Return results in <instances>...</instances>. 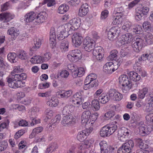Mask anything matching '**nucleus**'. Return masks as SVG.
<instances>
[{
    "instance_id": "nucleus-1",
    "label": "nucleus",
    "mask_w": 153,
    "mask_h": 153,
    "mask_svg": "<svg viewBox=\"0 0 153 153\" xmlns=\"http://www.w3.org/2000/svg\"><path fill=\"white\" fill-rule=\"evenodd\" d=\"M117 128V126L114 124L107 125L101 129L100 136L103 137L109 136L115 131Z\"/></svg>"
},
{
    "instance_id": "nucleus-2",
    "label": "nucleus",
    "mask_w": 153,
    "mask_h": 153,
    "mask_svg": "<svg viewBox=\"0 0 153 153\" xmlns=\"http://www.w3.org/2000/svg\"><path fill=\"white\" fill-rule=\"evenodd\" d=\"M134 146V143L132 140H130L124 143L118 150V153H129Z\"/></svg>"
},
{
    "instance_id": "nucleus-3",
    "label": "nucleus",
    "mask_w": 153,
    "mask_h": 153,
    "mask_svg": "<svg viewBox=\"0 0 153 153\" xmlns=\"http://www.w3.org/2000/svg\"><path fill=\"white\" fill-rule=\"evenodd\" d=\"M82 53L80 50L75 49L71 51L67 56L71 62H75L82 58Z\"/></svg>"
},
{
    "instance_id": "nucleus-4",
    "label": "nucleus",
    "mask_w": 153,
    "mask_h": 153,
    "mask_svg": "<svg viewBox=\"0 0 153 153\" xmlns=\"http://www.w3.org/2000/svg\"><path fill=\"white\" fill-rule=\"evenodd\" d=\"M7 79L8 86L10 88H16L23 87L25 85L24 82L15 80L12 78V76L11 77L7 78Z\"/></svg>"
},
{
    "instance_id": "nucleus-5",
    "label": "nucleus",
    "mask_w": 153,
    "mask_h": 153,
    "mask_svg": "<svg viewBox=\"0 0 153 153\" xmlns=\"http://www.w3.org/2000/svg\"><path fill=\"white\" fill-rule=\"evenodd\" d=\"M143 40L137 36L134 37V40L132 42V46L134 51L139 52L143 47Z\"/></svg>"
},
{
    "instance_id": "nucleus-6",
    "label": "nucleus",
    "mask_w": 153,
    "mask_h": 153,
    "mask_svg": "<svg viewBox=\"0 0 153 153\" xmlns=\"http://www.w3.org/2000/svg\"><path fill=\"white\" fill-rule=\"evenodd\" d=\"M93 129V128L90 127L88 128H86L79 131L77 136V139L80 141H83L92 132Z\"/></svg>"
},
{
    "instance_id": "nucleus-7",
    "label": "nucleus",
    "mask_w": 153,
    "mask_h": 153,
    "mask_svg": "<svg viewBox=\"0 0 153 153\" xmlns=\"http://www.w3.org/2000/svg\"><path fill=\"white\" fill-rule=\"evenodd\" d=\"M120 31L116 27H113L110 28L108 33V37L110 40L114 41L116 40L119 35Z\"/></svg>"
},
{
    "instance_id": "nucleus-8",
    "label": "nucleus",
    "mask_w": 153,
    "mask_h": 153,
    "mask_svg": "<svg viewBox=\"0 0 153 153\" xmlns=\"http://www.w3.org/2000/svg\"><path fill=\"white\" fill-rule=\"evenodd\" d=\"M84 48L85 51L90 52L92 50L95 45L94 41L89 37H86L84 40Z\"/></svg>"
},
{
    "instance_id": "nucleus-9",
    "label": "nucleus",
    "mask_w": 153,
    "mask_h": 153,
    "mask_svg": "<svg viewBox=\"0 0 153 153\" xmlns=\"http://www.w3.org/2000/svg\"><path fill=\"white\" fill-rule=\"evenodd\" d=\"M70 101L72 104L78 105L77 107H78L80 103L82 102L81 93H76L71 97Z\"/></svg>"
},
{
    "instance_id": "nucleus-10",
    "label": "nucleus",
    "mask_w": 153,
    "mask_h": 153,
    "mask_svg": "<svg viewBox=\"0 0 153 153\" xmlns=\"http://www.w3.org/2000/svg\"><path fill=\"white\" fill-rule=\"evenodd\" d=\"M93 54L98 60H100L103 58L104 50L101 46L97 47L94 49Z\"/></svg>"
},
{
    "instance_id": "nucleus-11",
    "label": "nucleus",
    "mask_w": 153,
    "mask_h": 153,
    "mask_svg": "<svg viewBox=\"0 0 153 153\" xmlns=\"http://www.w3.org/2000/svg\"><path fill=\"white\" fill-rule=\"evenodd\" d=\"M72 39L73 43L76 47L80 45L83 41L81 35L78 33H74L72 36Z\"/></svg>"
},
{
    "instance_id": "nucleus-12",
    "label": "nucleus",
    "mask_w": 153,
    "mask_h": 153,
    "mask_svg": "<svg viewBox=\"0 0 153 153\" xmlns=\"http://www.w3.org/2000/svg\"><path fill=\"white\" fill-rule=\"evenodd\" d=\"M47 15L45 12H42L36 15L35 22H34L35 25L39 24L44 22L47 19Z\"/></svg>"
},
{
    "instance_id": "nucleus-13",
    "label": "nucleus",
    "mask_w": 153,
    "mask_h": 153,
    "mask_svg": "<svg viewBox=\"0 0 153 153\" xmlns=\"http://www.w3.org/2000/svg\"><path fill=\"white\" fill-rule=\"evenodd\" d=\"M133 39L132 35L131 33H128L122 35L120 42L123 45L130 43Z\"/></svg>"
},
{
    "instance_id": "nucleus-14",
    "label": "nucleus",
    "mask_w": 153,
    "mask_h": 153,
    "mask_svg": "<svg viewBox=\"0 0 153 153\" xmlns=\"http://www.w3.org/2000/svg\"><path fill=\"white\" fill-rule=\"evenodd\" d=\"M109 95L111 97H114L113 99L116 101L120 100L123 98V95L114 89L109 90Z\"/></svg>"
},
{
    "instance_id": "nucleus-15",
    "label": "nucleus",
    "mask_w": 153,
    "mask_h": 153,
    "mask_svg": "<svg viewBox=\"0 0 153 153\" xmlns=\"http://www.w3.org/2000/svg\"><path fill=\"white\" fill-rule=\"evenodd\" d=\"M24 18V21L25 22H30L34 20L35 21L36 13L34 12L31 11L25 14Z\"/></svg>"
},
{
    "instance_id": "nucleus-16",
    "label": "nucleus",
    "mask_w": 153,
    "mask_h": 153,
    "mask_svg": "<svg viewBox=\"0 0 153 153\" xmlns=\"http://www.w3.org/2000/svg\"><path fill=\"white\" fill-rule=\"evenodd\" d=\"M88 11V4L85 3L83 4L79 8L78 15L81 17H83L85 16Z\"/></svg>"
},
{
    "instance_id": "nucleus-17",
    "label": "nucleus",
    "mask_w": 153,
    "mask_h": 153,
    "mask_svg": "<svg viewBox=\"0 0 153 153\" xmlns=\"http://www.w3.org/2000/svg\"><path fill=\"white\" fill-rule=\"evenodd\" d=\"M14 17V16L10 13H4L0 14V20L1 21H4L8 22L13 19Z\"/></svg>"
},
{
    "instance_id": "nucleus-18",
    "label": "nucleus",
    "mask_w": 153,
    "mask_h": 153,
    "mask_svg": "<svg viewBox=\"0 0 153 153\" xmlns=\"http://www.w3.org/2000/svg\"><path fill=\"white\" fill-rule=\"evenodd\" d=\"M74 122L72 120L71 117L64 116L62 118V124L64 126H69L71 124H74Z\"/></svg>"
},
{
    "instance_id": "nucleus-19",
    "label": "nucleus",
    "mask_w": 153,
    "mask_h": 153,
    "mask_svg": "<svg viewBox=\"0 0 153 153\" xmlns=\"http://www.w3.org/2000/svg\"><path fill=\"white\" fill-rule=\"evenodd\" d=\"M7 33L11 36L12 40H15L19 34V30L12 27L7 30Z\"/></svg>"
},
{
    "instance_id": "nucleus-20",
    "label": "nucleus",
    "mask_w": 153,
    "mask_h": 153,
    "mask_svg": "<svg viewBox=\"0 0 153 153\" xmlns=\"http://www.w3.org/2000/svg\"><path fill=\"white\" fill-rule=\"evenodd\" d=\"M59 29L60 30H63L65 33L68 35L69 34V32L72 29V25L70 23H67L59 27Z\"/></svg>"
},
{
    "instance_id": "nucleus-21",
    "label": "nucleus",
    "mask_w": 153,
    "mask_h": 153,
    "mask_svg": "<svg viewBox=\"0 0 153 153\" xmlns=\"http://www.w3.org/2000/svg\"><path fill=\"white\" fill-rule=\"evenodd\" d=\"M91 114V113L89 110L83 112L82 116L81 123L82 124L87 123L90 118Z\"/></svg>"
},
{
    "instance_id": "nucleus-22",
    "label": "nucleus",
    "mask_w": 153,
    "mask_h": 153,
    "mask_svg": "<svg viewBox=\"0 0 153 153\" xmlns=\"http://www.w3.org/2000/svg\"><path fill=\"white\" fill-rule=\"evenodd\" d=\"M70 22L72 25V29L75 30L77 29L80 27L81 20L79 18H74L71 20Z\"/></svg>"
},
{
    "instance_id": "nucleus-23",
    "label": "nucleus",
    "mask_w": 153,
    "mask_h": 153,
    "mask_svg": "<svg viewBox=\"0 0 153 153\" xmlns=\"http://www.w3.org/2000/svg\"><path fill=\"white\" fill-rule=\"evenodd\" d=\"M114 65L112 62H109L106 63L103 66V69L107 71L109 73H111L117 69L113 67Z\"/></svg>"
},
{
    "instance_id": "nucleus-24",
    "label": "nucleus",
    "mask_w": 153,
    "mask_h": 153,
    "mask_svg": "<svg viewBox=\"0 0 153 153\" xmlns=\"http://www.w3.org/2000/svg\"><path fill=\"white\" fill-rule=\"evenodd\" d=\"M58 93L61 98H67L71 96L73 92L71 90H70L66 91L65 90L60 91Z\"/></svg>"
},
{
    "instance_id": "nucleus-25",
    "label": "nucleus",
    "mask_w": 153,
    "mask_h": 153,
    "mask_svg": "<svg viewBox=\"0 0 153 153\" xmlns=\"http://www.w3.org/2000/svg\"><path fill=\"white\" fill-rule=\"evenodd\" d=\"M42 42V39L39 38H36L34 41V45L30 49V51H35L37 50L40 47Z\"/></svg>"
},
{
    "instance_id": "nucleus-26",
    "label": "nucleus",
    "mask_w": 153,
    "mask_h": 153,
    "mask_svg": "<svg viewBox=\"0 0 153 153\" xmlns=\"http://www.w3.org/2000/svg\"><path fill=\"white\" fill-rule=\"evenodd\" d=\"M119 82L120 84H122V85H124L132 83L131 81H129L127 76L126 75H122L119 77Z\"/></svg>"
},
{
    "instance_id": "nucleus-27",
    "label": "nucleus",
    "mask_w": 153,
    "mask_h": 153,
    "mask_svg": "<svg viewBox=\"0 0 153 153\" xmlns=\"http://www.w3.org/2000/svg\"><path fill=\"white\" fill-rule=\"evenodd\" d=\"M110 97L109 91L108 95L103 93L99 97L98 99L102 103L105 104L108 101Z\"/></svg>"
},
{
    "instance_id": "nucleus-28",
    "label": "nucleus",
    "mask_w": 153,
    "mask_h": 153,
    "mask_svg": "<svg viewBox=\"0 0 153 153\" xmlns=\"http://www.w3.org/2000/svg\"><path fill=\"white\" fill-rule=\"evenodd\" d=\"M30 62L32 63H40L45 61L43 57L39 56H35L31 58Z\"/></svg>"
},
{
    "instance_id": "nucleus-29",
    "label": "nucleus",
    "mask_w": 153,
    "mask_h": 153,
    "mask_svg": "<svg viewBox=\"0 0 153 153\" xmlns=\"http://www.w3.org/2000/svg\"><path fill=\"white\" fill-rule=\"evenodd\" d=\"M85 73V70L83 68L80 67L77 71H74L73 73V76L76 78L77 76L80 77L82 76Z\"/></svg>"
},
{
    "instance_id": "nucleus-30",
    "label": "nucleus",
    "mask_w": 153,
    "mask_h": 153,
    "mask_svg": "<svg viewBox=\"0 0 153 153\" xmlns=\"http://www.w3.org/2000/svg\"><path fill=\"white\" fill-rule=\"evenodd\" d=\"M27 77V75L25 73H22L21 74H15L14 76H12V78L16 80L21 81L25 79Z\"/></svg>"
},
{
    "instance_id": "nucleus-31",
    "label": "nucleus",
    "mask_w": 153,
    "mask_h": 153,
    "mask_svg": "<svg viewBox=\"0 0 153 153\" xmlns=\"http://www.w3.org/2000/svg\"><path fill=\"white\" fill-rule=\"evenodd\" d=\"M129 77L131 79L135 82L139 81L140 79V76L136 72L133 71L129 73Z\"/></svg>"
},
{
    "instance_id": "nucleus-32",
    "label": "nucleus",
    "mask_w": 153,
    "mask_h": 153,
    "mask_svg": "<svg viewBox=\"0 0 153 153\" xmlns=\"http://www.w3.org/2000/svg\"><path fill=\"white\" fill-rule=\"evenodd\" d=\"M118 54V52L117 50H113L110 52V54L108 57V59L110 60H115L117 59Z\"/></svg>"
},
{
    "instance_id": "nucleus-33",
    "label": "nucleus",
    "mask_w": 153,
    "mask_h": 153,
    "mask_svg": "<svg viewBox=\"0 0 153 153\" xmlns=\"http://www.w3.org/2000/svg\"><path fill=\"white\" fill-rule=\"evenodd\" d=\"M18 56L22 60H25L27 58V53L23 50H19L17 53Z\"/></svg>"
},
{
    "instance_id": "nucleus-34",
    "label": "nucleus",
    "mask_w": 153,
    "mask_h": 153,
    "mask_svg": "<svg viewBox=\"0 0 153 153\" xmlns=\"http://www.w3.org/2000/svg\"><path fill=\"white\" fill-rule=\"evenodd\" d=\"M143 27L144 29L146 31H152L153 30L152 26L149 22L145 21L143 22Z\"/></svg>"
},
{
    "instance_id": "nucleus-35",
    "label": "nucleus",
    "mask_w": 153,
    "mask_h": 153,
    "mask_svg": "<svg viewBox=\"0 0 153 153\" xmlns=\"http://www.w3.org/2000/svg\"><path fill=\"white\" fill-rule=\"evenodd\" d=\"M60 48L63 52L68 51V43L66 40L62 41L60 45Z\"/></svg>"
},
{
    "instance_id": "nucleus-36",
    "label": "nucleus",
    "mask_w": 153,
    "mask_h": 153,
    "mask_svg": "<svg viewBox=\"0 0 153 153\" xmlns=\"http://www.w3.org/2000/svg\"><path fill=\"white\" fill-rule=\"evenodd\" d=\"M58 103V99L53 98L48 101L47 104L49 106L53 107H56Z\"/></svg>"
},
{
    "instance_id": "nucleus-37",
    "label": "nucleus",
    "mask_w": 153,
    "mask_h": 153,
    "mask_svg": "<svg viewBox=\"0 0 153 153\" xmlns=\"http://www.w3.org/2000/svg\"><path fill=\"white\" fill-rule=\"evenodd\" d=\"M16 56L17 55L15 53H10L8 54L7 59L10 62L14 63L16 62Z\"/></svg>"
},
{
    "instance_id": "nucleus-38",
    "label": "nucleus",
    "mask_w": 153,
    "mask_h": 153,
    "mask_svg": "<svg viewBox=\"0 0 153 153\" xmlns=\"http://www.w3.org/2000/svg\"><path fill=\"white\" fill-rule=\"evenodd\" d=\"M24 69L21 68L20 66H15L14 67L13 70L11 72V76H14L15 74L23 72Z\"/></svg>"
},
{
    "instance_id": "nucleus-39",
    "label": "nucleus",
    "mask_w": 153,
    "mask_h": 153,
    "mask_svg": "<svg viewBox=\"0 0 153 153\" xmlns=\"http://www.w3.org/2000/svg\"><path fill=\"white\" fill-rule=\"evenodd\" d=\"M69 8V7L67 5L62 4L59 7L58 12L59 13L63 14L68 10Z\"/></svg>"
},
{
    "instance_id": "nucleus-40",
    "label": "nucleus",
    "mask_w": 153,
    "mask_h": 153,
    "mask_svg": "<svg viewBox=\"0 0 153 153\" xmlns=\"http://www.w3.org/2000/svg\"><path fill=\"white\" fill-rule=\"evenodd\" d=\"M145 41L149 45H151L153 43V36L151 33H148L144 37Z\"/></svg>"
},
{
    "instance_id": "nucleus-41",
    "label": "nucleus",
    "mask_w": 153,
    "mask_h": 153,
    "mask_svg": "<svg viewBox=\"0 0 153 153\" xmlns=\"http://www.w3.org/2000/svg\"><path fill=\"white\" fill-rule=\"evenodd\" d=\"M91 106L95 111L98 110L100 108L99 101L97 100H94L92 101Z\"/></svg>"
},
{
    "instance_id": "nucleus-42",
    "label": "nucleus",
    "mask_w": 153,
    "mask_h": 153,
    "mask_svg": "<svg viewBox=\"0 0 153 153\" xmlns=\"http://www.w3.org/2000/svg\"><path fill=\"white\" fill-rule=\"evenodd\" d=\"M132 25L131 23L126 22L122 26V29L127 32H130L131 30Z\"/></svg>"
},
{
    "instance_id": "nucleus-43",
    "label": "nucleus",
    "mask_w": 153,
    "mask_h": 153,
    "mask_svg": "<svg viewBox=\"0 0 153 153\" xmlns=\"http://www.w3.org/2000/svg\"><path fill=\"white\" fill-rule=\"evenodd\" d=\"M137 141L139 143V147L143 150L146 149L148 148V145L146 143H145L140 138H138Z\"/></svg>"
},
{
    "instance_id": "nucleus-44",
    "label": "nucleus",
    "mask_w": 153,
    "mask_h": 153,
    "mask_svg": "<svg viewBox=\"0 0 153 153\" xmlns=\"http://www.w3.org/2000/svg\"><path fill=\"white\" fill-rule=\"evenodd\" d=\"M141 11L139 9H137L136 10L135 14H134V17L135 19L137 21H139L142 19L143 16V15L141 13Z\"/></svg>"
},
{
    "instance_id": "nucleus-45",
    "label": "nucleus",
    "mask_w": 153,
    "mask_h": 153,
    "mask_svg": "<svg viewBox=\"0 0 153 153\" xmlns=\"http://www.w3.org/2000/svg\"><path fill=\"white\" fill-rule=\"evenodd\" d=\"M115 14H117L119 15L120 17H122L124 15V11L122 7L116 8L114 11Z\"/></svg>"
},
{
    "instance_id": "nucleus-46",
    "label": "nucleus",
    "mask_w": 153,
    "mask_h": 153,
    "mask_svg": "<svg viewBox=\"0 0 153 153\" xmlns=\"http://www.w3.org/2000/svg\"><path fill=\"white\" fill-rule=\"evenodd\" d=\"M122 17H120L119 15H117L115 18L113 20L112 23L114 25L120 24L123 21Z\"/></svg>"
},
{
    "instance_id": "nucleus-47",
    "label": "nucleus",
    "mask_w": 153,
    "mask_h": 153,
    "mask_svg": "<svg viewBox=\"0 0 153 153\" xmlns=\"http://www.w3.org/2000/svg\"><path fill=\"white\" fill-rule=\"evenodd\" d=\"M58 123V122L55 120L54 118L52 119L50 122V124H49L47 126V128H48V131H52L51 128L54 126Z\"/></svg>"
},
{
    "instance_id": "nucleus-48",
    "label": "nucleus",
    "mask_w": 153,
    "mask_h": 153,
    "mask_svg": "<svg viewBox=\"0 0 153 153\" xmlns=\"http://www.w3.org/2000/svg\"><path fill=\"white\" fill-rule=\"evenodd\" d=\"M148 101L147 107V111H149L152 110L153 108V100L150 99L149 97L148 98Z\"/></svg>"
},
{
    "instance_id": "nucleus-49",
    "label": "nucleus",
    "mask_w": 153,
    "mask_h": 153,
    "mask_svg": "<svg viewBox=\"0 0 153 153\" xmlns=\"http://www.w3.org/2000/svg\"><path fill=\"white\" fill-rule=\"evenodd\" d=\"M142 29L141 26L137 25L132 29V31L136 34H139L142 32Z\"/></svg>"
},
{
    "instance_id": "nucleus-50",
    "label": "nucleus",
    "mask_w": 153,
    "mask_h": 153,
    "mask_svg": "<svg viewBox=\"0 0 153 153\" xmlns=\"http://www.w3.org/2000/svg\"><path fill=\"white\" fill-rule=\"evenodd\" d=\"M132 83H129L124 85H122V90L123 93H126L132 87Z\"/></svg>"
},
{
    "instance_id": "nucleus-51",
    "label": "nucleus",
    "mask_w": 153,
    "mask_h": 153,
    "mask_svg": "<svg viewBox=\"0 0 153 153\" xmlns=\"http://www.w3.org/2000/svg\"><path fill=\"white\" fill-rule=\"evenodd\" d=\"M25 133V130L23 129H21L18 131L15 134L14 136V138L17 139L19 138L23 134Z\"/></svg>"
},
{
    "instance_id": "nucleus-52",
    "label": "nucleus",
    "mask_w": 153,
    "mask_h": 153,
    "mask_svg": "<svg viewBox=\"0 0 153 153\" xmlns=\"http://www.w3.org/2000/svg\"><path fill=\"white\" fill-rule=\"evenodd\" d=\"M60 30V33L57 35V38L59 40H62L67 37L68 35L63 32L64 31L63 30Z\"/></svg>"
},
{
    "instance_id": "nucleus-53",
    "label": "nucleus",
    "mask_w": 153,
    "mask_h": 153,
    "mask_svg": "<svg viewBox=\"0 0 153 153\" xmlns=\"http://www.w3.org/2000/svg\"><path fill=\"white\" fill-rule=\"evenodd\" d=\"M7 142L5 140L2 141L1 144L0 146V152L5 150L7 146Z\"/></svg>"
},
{
    "instance_id": "nucleus-54",
    "label": "nucleus",
    "mask_w": 153,
    "mask_h": 153,
    "mask_svg": "<svg viewBox=\"0 0 153 153\" xmlns=\"http://www.w3.org/2000/svg\"><path fill=\"white\" fill-rule=\"evenodd\" d=\"M140 10L141 11V13L143 15H146L149 11V8L147 7H143Z\"/></svg>"
},
{
    "instance_id": "nucleus-55",
    "label": "nucleus",
    "mask_w": 153,
    "mask_h": 153,
    "mask_svg": "<svg viewBox=\"0 0 153 153\" xmlns=\"http://www.w3.org/2000/svg\"><path fill=\"white\" fill-rule=\"evenodd\" d=\"M9 6V3L8 2H6V3L2 4L1 5V11H4L8 9Z\"/></svg>"
},
{
    "instance_id": "nucleus-56",
    "label": "nucleus",
    "mask_w": 153,
    "mask_h": 153,
    "mask_svg": "<svg viewBox=\"0 0 153 153\" xmlns=\"http://www.w3.org/2000/svg\"><path fill=\"white\" fill-rule=\"evenodd\" d=\"M134 68L137 72H140V71L142 70V68L140 66V64L138 62L134 64Z\"/></svg>"
},
{
    "instance_id": "nucleus-57",
    "label": "nucleus",
    "mask_w": 153,
    "mask_h": 153,
    "mask_svg": "<svg viewBox=\"0 0 153 153\" xmlns=\"http://www.w3.org/2000/svg\"><path fill=\"white\" fill-rule=\"evenodd\" d=\"M114 115L113 112L109 111L106 113L104 115V117L106 120H108L111 118Z\"/></svg>"
},
{
    "instance_id": "nucleus-58",
    "label": "nucleus",
    "mask_w": 153,
    "mask_h": 153,
    "mask_svg": "<svg viewBox=\"0 0 153 153\" xmlns=\"http://www.w3.org/2000/svg\"><path fill=\"white\" fill-rule=\"evenodd\" d=\"M69 108L68 107H65L62 110V114L65 116H69L68 115L70 113V111L69 110Z\"/></svg>"
},
{
    "instance_id": "nucleus-59",
    "label": "nucleus",
    "mask_w": 153,
    "mask_h": 153,
    "mask_svg": "<svg viewBox=\"0 0 153 153\" xmlns=\"http://www.w3.org/2000/svg\"><path fill=\"white\" fill-rule=\"evenodd\" d=\"M108 11L107 10H105L102 11L101 14V18L102 19H105L108 16Z\"/></svg>"
},
{
    "instance_id": "nucleus-60",
    "label": "nucleus",
    "mask_w": 153,
    "mask_h": 153,
    "mask_svg": "<svg viewBox=\"0 0 153 153\" xmlns=\"http://www.w3.org/2000/svg\"><path fill=\"white\" fill-rule=\"evenodd\" d=\"M123 129L124 132V136L127 137L129 136L131 133V131L125 127L123 128Z\"/></svg>"
},
{
    "instance_id": "nucleus-61",
    "label": "nucleus",
    "mask_w": 153,
    "mask_h": 153,
    "mask_svg": "<svg viewBox=\"0 0 153 153\" xmlns=\"http://www.w3.org/2000/svg\"><path fill=\"white\" fill-rule=\"evenodd\" d=\"M88 146L87 142H84L79 144V146L78 147V148L80 150H82L88 148Z\"/></svg>"
},
{
    "instance_id": "nucleus-62",
    "label": "nucleus",
    "mask_w": 153,
    "mask_h": 153,
    "mask_svg": "<svg viewBox=\"0 0 153 153\" xmlns=\"http://www.w3.org/2000/svg\"><path fill=\"white\" fill-rule=\"evenodd\" d=\"M69 75V72L66 70H63L60 73V76L62 77L66 78Z\"/></svg>"
},
{
    "instance_id": "nucleus-63",
    "label": "nucleus",
    "mask_w": 153,
    "mask_h": 153,
    "mask_svg": "<svg viewBox=\"0 0 153 153\" xmlns=\"http://www.w3.org/2000/svg\"><path fill=\"white\" fill-rule=\"evenodd\" d=\"M101 150L108 149V145L105 142H101L100 143Z\"/></svg>"
},
{
    "instance_id": "nucleus-64",
    "label": "nucleus",
    "mask_w": 153,
    "mask_h": 153,
    "mask_svg": "<svg viewBox=\"0 0 153 153\" xmlns=\"http://www.w3.org/2000/svg\"><path fill=\"white\" fill-rule=\"evenodd\" d=\"M140 1V0H135L131 2L128 5V8L129 9H131L136 4H137Z\"/></svg>"
}]
</instances>
